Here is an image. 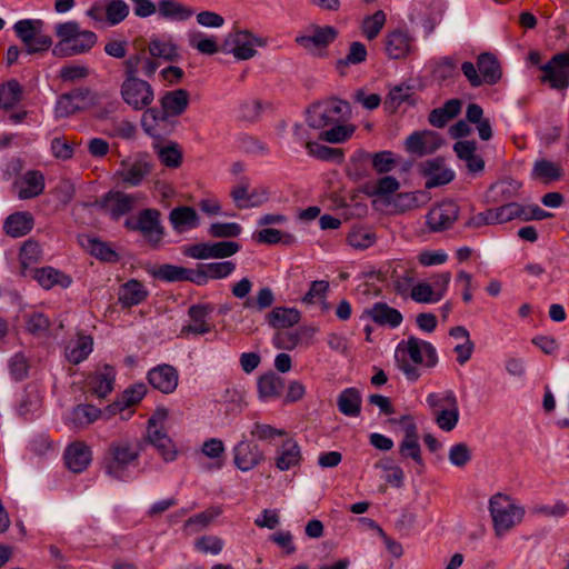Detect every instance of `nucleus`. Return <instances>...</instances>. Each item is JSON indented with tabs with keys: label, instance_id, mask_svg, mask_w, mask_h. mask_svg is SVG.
Returning a JSON list of instances; mask_svg holds the SVG:
<instances>
[{
	"label": "nucleus",
	"instance_id": "1",
	"mask_svg": "<svg viewBox=\"0 0 569 569\" xmlns=\"http://www.w3.org/2000/svg\"><path fill=\"white\" fill-rule=\"evenodd\" d=\"M438 360L432 343L413 336L400 341L395 351L396 366L409 381H417L422 375L420 368L431 369Z\"/></svg>",
	"mask_w": 569,
	"mask_h": 569
},
{
	"label": "nucleus",
	"instance_id": "2",
	"mask_svg": "<svg viewBox=\"0 0 569 569\" xmlns=\"http://www.w3.org/2000/svg\"><path fill=\"white\" fill-rule=\"evenodd\" d=\"M54 34L58 42L52 53L60 58L87 53L98 41V36L93 31L81 29L80 24L73 20L57 23Z\"/></svg>",
	"mask_w": 569,
	"mask_h": 569
},
{
	"label": "nucleus",
	"instance_id": "3",
	"mask_svg": "<svg viewBox=\"0 0 569 569\" xmlns=\"http://www.w3.org/2000/svg\"><path fill=\"white\" fill-rule=\"evenodd\" d=\"M141 441L138 439H119L110 443L104 469L114 479L122 480L127 468L140 457Z\"/></svg>",
	"mask_w": 569,
	"mask_h": 569
},
{
	"label": "nucleus",
	"instance_id": "4",
	"mask_svg": "<svg viewBox=\"0 0 569 569\" xmlns=\"http://www.w3.org/2000/svg\"><path fill=\"white\" fill-rule=\"evenodd\" d=\"M489 510L497 536H502L518 525L525 515L523 508L515 505L510 497L502 493L491 497Z\"/></svg>",
	"mask_w": 569,
	"mask_h": 569
},
{
	"label": "nucleus",
	"instance_id": "5",
	"mask_svg": "<svg viewBox=\"0 0 569 569\" xmlns=\"http://www.w3.org/2000/svg\"><path fill=\"white\" fill-rule=\"evenodd\" d=\"M167 418L168 411L166 409H158L149 418L146 440L154 447L166 462H171L176 460L178 452L176 445L164 429Z\"/></svg>",
	"mask_w": 569,
	"mask_h": 569
},
{
	"label": "nucleus",
	"instance_id": "6",
	"mask_svg": "<svg viewBox=\"0 0 569 569\" xmlns=\"http://www.w3.org/2000/svg\"><path fill=\"white\" fill-rule=\"evenodd\" d=\"M44 22L40 19H22L13 24L16 36L26 47L28 54L48 51L52 47V39L42 31Z\"/></svg>",
	"mask_w": 569,
	"mask_h": 569
},
{
	"label": "nucleus",
	"instance_id": "7",
	"mask_svg": "<svg viewBox=\"0 0 569 569\" xmlns=\"http://www.w3.org/2000/svg\"><path fill=\"white\" fill-rule=\"evenodd\" d=\"M266 46V41L249 30H233L229 32L221 46V51L232 54L236 60L244 61L257 54V48Z\"/></svg>",
	"mask_w": 569,
	"mask_h": 569
},
{
	"label": "nucleus",
	"instance_id": "8",
	"mask_svg": "<svg viewBox=\"0 0 569 569\" xmlns=\"http://www.w3.org/2000/svg\"><path fill=\"white\" fill-rule=\"evenodd\" d=\"M349 111V104L340 99L331 98L310 106L307 110V122L313 129L338 123Z\"/></svg>",
	"mask_w": 569,
	"mask_h": 569
},
{
	"label": "nucleus",
	"instance_id": "9",
	"mask_svg": "<svg viewBox=\"0 0 569 569\" xmlns=\"http://www.w3.org/2000/svg\"><path fill=\"white\" fill-rule=\"evenodd\" d=\"M539 81L553 90L569 88V50L556 53L539 67Z\"/></svg>",
	"mask_w": 569,
	"mask_h": 569
},
{
	"label": "nucleus",
	"instance_id": "10",
	"mask_svg": "<svg viewBox=\"0 0 569 569\" xmlns=\"http://www.w3.org/2000/svg\"><path fill=\"white\" fill-rule=\"evenodd\" d=\"M253 287L249 278H242L231 288V293L237 299H244L242 307L249 312H261L274 303V293L269 287L260 288L256 296L250 297Z\"/></svg>",
	"mask_w": 569,
	"mask_h": 569
},
{
	"label": "nucleus",
	"instance_id": "11",
	"mask_svg": "<svg viewBox=\"0 0 569 569\" xmlns=\"http://www.w3.org/2000/svg\"><path fill=\"white\" fill-rule=\"evenodd\" d=\"M120 96L123 102L136 111L144 110L154 100L152 86L138 77L124 78L120 87Z\"/></svg>",
	"mask_w": 569,
	"mask_h": 569
},
{
	"label": "nucleus",
	"instance_id": "12",
	"mask_svg": "<svg viewBox=\"0 0 569 569\" xmlns=\"http://www.w3.org/2000/svg\"><path fill=\"white\" fill-rule=\"evenodd\" d=\"M124 224L130 230L139 231L151 246H158L164 236L160 212L157 209H144L134 220L128 219Z\"/></svg>",
	"mask_w": 569,
	"mask_h": 569
},
{
	"label": "nucleus",
	"instance_id": "13",
	"mask_svg": "<svg viewBox=\"0 0 569 569\" xmlns=\"http://www.w3.org/2000/svg\"><path fill=\"white\" fill-rule=\"evenodd\" d=\"M140 193L110 190L99 201L100 208L113 220L130 213L139 204Z\"/></svg>",
	"mask_w": 569,
	"mask_h": 569
},
{
	"label": "nucleus",
	"instance_id": "14",
	"mask_svg": "<svg viewBox=\"0 0 569 569\" xmlns=\"http://www.w3.org/2000/svg\"><path fill=\"white\" fill-rule=\"evenodd\" d=\"M240 249L241 246L238 242L222 240L191 244L184 250V253L190 258L199 260L226 259L236 254Z\"/></svg>",
	"mask_w": 569,
	"mask_h": 569
},
{
	"label": "nucleus",
	"instance_id": "15",
	"mask_svg": "<svg viewBox=\"0 0 569 569\" xmlns=\"http://www.w3.org/2000/svg\"><path fill=\"white\" fill-rule=\"evenodd\" d=\"M399 423L403 430V439L399 445V453L402 458H411L417 465L423 466L421 448L416 422L412 417L403 416Z\"/></svg>",
	"mask_w": 569,
	"mask_h": 569
},
{
	"label": "nucleus",
	"instance_id": "16",
	"mask_svg": "<svg viewBox=\"0 0 569 569\" xmlns=\"http://www.w3.org/2000/svg\"><path fill=\"white\" fill-rule=\"evenodd\" d=\"M232 456L234 466L243 472L254 469L264 460L263 451L246 436L233 446Z\"/></svg>",
	"mask_w": 569,
	"mask_h": 569
},
{
	"label": "nucleus",
	"instance_id": "17",
	"mask_svg": "<svg viewBox=\"0 0 569 569\" xmlns=\"http://www.w3.org/2000/svg\"><path fill=\"white\" fill-rule=\"evenodd\" d=\"M459 217V208L453 201H442L427 213V224L433 232L452 227Z\"/></svg>",
	"mask_w": 569,
	"mask_h": 569
},
{
	"label": "nucleus",
	"instance_id": "18",
	"mask_svg": "<svg viewBox=\"0 0 569 569\" xmlns=\"http://www.w3.org/2000/svg\"><path fill=\"white\" fill-rule=\"evenodd\" d=\"M443 143L439 133L430 130L416 131L406 140V149L411 154L422 157L433 153Z\"/></svg>",
	"mask_w": 569,
	"mask_h": 569
},
{
	"label": "nucleus",
	"instance_id": "19",
	"mask_svg": "<svg viewBox=\"0 0 569 569\" xmlns=\"http://www.w3.org/2000/svg\"><path fill=\"white\" fill-rule=\"evenodd\" d=\"M420 171L426 178L425 187L431 189L447 184L455 178V172L447 168L443 159L435 158L420 163Z\"/></svg>",
	"mask_w": 569,
	"mask_h": 569
},
{
	"label": "nucleus",
	"instance_id": "20",
	"mask_svg": "<svg viewBox=\"0 0 569 569\" xmlns=\"http://www.w3.org/2000/svg\"><path fill=\"white\" fill-rule=\"evenodd\" d=\"M151 170L152 164L144 157H139L133 161H122L117 176L123 183L137 187L150 174Z\"/></svg>",
	"mask_w": 569,
	"mask_h": 569
},
{
	"label": "nucleus",
	"instance_id": "21",
	"mask_svg": "<svg viewBox=\"0 0 569 569\" xmlns=\"http://www.w3.org/2000/svg\"><path fill=\"white\" fill-rule=\"evenodd\" d=\"M337 37L338 30L331 26L313 27L311 34L299 36L296 38V42L302 48L316 52L318 49L327 48Z\"/></svg>",
	"mask_w": 569,
	"mask_h": 569
},
{
	"label": "nucleus",
	"instance_id": "22",
	"mask_svg": "<svg viewBox=\"0 0 569 569\" xmlns=\"http://www.w3.org/2000/svg\"><path fill=\"white\" fill-rule=\"evenodd\" d=\"M178 371L170 365H160L148 372L149 383L163 393H171L178 386Z\"/></svg>",
	"mask_w": 569,
	"mask_h": 569
},
{
	"label": "nucleus",
	"instance_id": "23",
	"mask_svg": "<svg viewBox=\"0 0 569 569\" xmlns=\"http://www.w3.org/2000/svg\"><path fill=\"white\" fill-rule=\"evenodd\" d=\"M18 190V198L31 199L41 194L44 190V177L39 170H30L13 183Z\"/></svg>",
	"mask_w": 569,
	"mask_h": 569
},
{
	"label": "nucleus",
	"instance_id": "24",
	"mask_svg": "<svg viewBox=\"0 0 569 569\" xmlns=\"http://www.w3.org/2000/svg\"><path fill=\"white\" fill-rule=\"evenodd\" d=\"M457 157L465 162L468 172L479 173L485 169V160L477 153V143L470 140L458 141L453 144Z\"/></svg>",
	"mask_w": 569,
	"mask_h": 569
},
{
	"label": "nucleus",
	"instance_id": "25",
	"mask_svg": "<svg viewBox=\"0 0 569 569\" xmlns=\"http://www.w3.org/2000/svg\"><path fill=\"white\" fill-rule=\"evenodd\" d=\"M92 459L90 447L82 441L69 445L64 451V460L73 472H81L90 465Z\"/></svg>",
	"mask_w": 569,
	"mask_h": 569
},
{
	"label": "nucleus",
	"instance_id": "26",
	"mask_svg": "<svg viewBox=\"0 0 569 569\" xmlns=\"http://www.w3.org/2000/svg\"><path fill=\"white\" fill-rule=\"evenodd\" d=\"M146 395V388L143 385H137L128 388L121 399L111 403L108 410L112 415L121 413V419H128L132 415L131 407L138 403Z\"/></svg>",
	"mask_w": 569,
	"mask_h": 569
},
{
	"label": "nucleus",
	"instance_id": "27",
	"mask_svg": "<svg viewBox=\"0 0 569 569\" xmlns=\"http://www.w3.org/2000/svg\"><path fill=\"white\" fill-rule=\"evenodd\" d=\"M190 94L186 89H176L164 92L159 102L166 113L171 117L181 116L188 108Z\"/></svg>",
	"mask_w": 569,
	"mask_h": 569
},
{
	"label": "nucleus",
	"instance_id": "28",
	"mask_svg": "<svg viewBox=\"0 0 569 569\" xmlns=\"http://www.w3.org/2000/svg\"><path fill=\"white\" fill-rule=\"evenodd\" d=\"M148 295L149 292L143 283L136 279H131L120 287L118 300L123 308H130L143 302Z\"/></svg>",
	"mask_w": 569,
	"mask_h": 569
},
{
	"label": "nucleus",
	"instance_id": "29",
	"mask_svg": "<svg viewBox=\"0 0 569 569\" xmlns=\"http://www.w3.org/2000/svg\"><path fill=\"white\" fill-rule=\"evenodd\" d=\"M300 461L301 450L299 445L291 438L284 440L277 451L276 467L280 471H287L298 466Z\"/></svg>",
	"mask_w": 569,
	"mask_h": 569
},
{
	"label": "nucleus",
	"instance_id": "30",
	"mask_svg": "<svg viewBox=\"0 0 569 569\" xmlns=\"http://www.w3.org/2000/svg\"><path fill=\"white\" fill-rule=\"evenodd\" d=\"M93 350V339L90 336L78 335L71 339L64 349L67 360L73 365L84 361Z\"/></svg>",
	"mask_w": 569,
	"mask_h": 569
},
{
	"label": "nucleus",
	"instance_id": "31",
	"mask_svg": "<svg viewBox=\"0 0 569 569\" xmlns=\"http://www.w3.org/2000/svg\"><path fill=\"white\" fill-rule=\"evenodd\" d=\"M209 315L208 308L200 305H193L189 308L190 323L183 326L181 335H204L211 331L212 326L207 321Z\"/></svg>",
	"mask_w": 569,
	"mask_h": 569
},
{
	"label": "nucleus",
	"instance_id": "32",
	"mask_svg": "<svg viewBox=\"0 0 569 569\" xmlns=\"http://www.w3.org/2000/svg\"><path fill=\"white\" fill-rule=\"evenodd\" d=\"M41 403L42 397L39 389L28 386L19 401L18 413L24 420H31L40 412Z\"/></svg>",
	"mask_w": 569,
	"mask_h": 569
},
{
	"label": "nucleus",
	"instance_id": "33",
	"mask_svg": "<svg viewBox=\"0 0 569 569\" xmlns=\"http://www.w3.org/2000/svg\"><path fill=\"white\" fill-rule=\"evenodd\" d=\"M367 313L373 322L390 328L399 327L403 319L399 310L382 302L375 303Z\"/></svg>",
	"mask_w": 569,
	"mask_h": 569
},
{
	"label": "nucleus",
	"instance_id": "34",
	"mask_svg": "<svg viewBox=\"0 0 569 569\" xmlns=\"http://www.w3.org/2000/svg\"><path fill=\"white\" fill-rule=\"evenodd\" d=\"M114 377V369L110 366H104L89 378V388L97 397L104 398L112 391Z\"/></svg>",
	"mask_w": 569,
	"mask_h": 569
},
{
	"label": "nucleus",
	"instance_id": "35",
	"mask_svg": "<svg viewBox=\"0 0 569 569\" xmlns=\"http://www.w3.org/2000/svg\"><path fill=\"white\" fill-rule=\"evenodd\" d=\"M33 228V217L29 212H16L7 217L4 232L12 238L26 236Z\"/></svg>",
	"mask_w": 569,
	"mask_h": 569
},
{
	"label": "nucleus",
	"instance_id": "36",
	"mask_svg": "<svg viewBox=\"0 0 569 569\" xmlns=\"http://www.w3.org/2000/svg\"><path fill=\"white\" fill-rule=\"evenodd\" d=\"M169 221L172 228L182 232L188 229H193L199 226V217L192 207L182 206L177 207L170 211Z\"/></svg>",
	"mask_w": 569,
	"mask_h": 569
},
{
	"label": "nucleus",
	"instance_id": "37",
	"mask_svg": "<svg viewBox=\"0 0 569 569\" xmlns=\"http://www.w3.org/2000/svg\"><path fill=\"white\" fill-rule=\"evenodd\" d=\"M169 116L166 111L157 108H146L141 118V126L144 132L151 137L160 136L162 129L168 124Z\"/></svg>",
	"mask_w": 569,
	"mask_h": 569
},
{
	"label": "nucleus",
	"instance_id": "38",
	"mask_svg": "<svg viewBox=\"0 0 569 569\" xmlns=\"http://www.w3.org/2000/svg\"><path fill=\"white\" fill-rule=\"evenodd\" d=\"M477 67L483 79V83L496 84L502 76L500 63L492 53L485 52L478 56Z\"/></svg>",
	"mask_w": 569,
	"mask_h": 569
},
{
	"label": "nucleus",
	"instance_id": "39",
	"mask_svg": "<svg viewBox=\"0 0 569 569\" xmlns=\"http://www.w3.org/2000/svg\"><path fill=\"white\" fill-rule=\"evenodd\" d=\"M157 12L163 19L184 21L193 16V10L186 7L178 0H159L157 3Z\"/></svg>",
	"mask_w": 569,
	"mask_h": 569
},
{
	"label": "nucleus",
	"instance_id": "40",
	"mask_svg": "<svg viewBox=\"0 0 569 569\" xmlns=\"http://www.w3.org/2000/svg\"><path fill=\"white\" fill-rule=\"evenodd\" d=\"M562 176L560 164L547 159H538L535 161L531 170V178L542 183H551L558 181Z\"/></svg>",
	"mask_w": 569,
	"mask_h": 569
},
{
	"label": "nucleus",
	"instance_id": "41",
	"mask_svg": "<svg viewBox=\"0 0 569 569\" xmlns=\"http://www.w3.org/2000/svg\"><path fill=\"white\" fill-rule=\"evenodd\" d=\"M101 417V410L91 405H79L72 409L69 423L74 429H83Z\"/></svg>",
	"mask_w": 569,
	"mask_h": 569
},
{
	"label": "nucleus",
	"instance_id": "42",
	"mask_svg": "<svg viewBox=\"0 0 569 569\" xmlns=\"http://www.w3.org/2000/svg\"><path fill=\"white\" fill-rule=\"evenodd\" d=\"M300 312L295 308L276 307L267 313L266 319L272 328H289L300 321Z\"/></svg>",
	"mask_w": 569,
	"mask_h": 569
},
{
	"label": "nucleus",
	"instance_id": "43",
	"mask_svg": "<svg viewBox=\"0 0 569 569\" xmlns=\"http://www.w3.org/2000/svg\"><path fill=\"white\" fill-rule=\"evenodd\" d=\"M33 277L44 289H51L57 284L62 288H68L71 284V278L69 276L52 267L36 269Z\"/></svg>",
	"mask_w": 569,
	"mask_h": 569
},
{
	"label": "nucleus",
	"instance_id": "44",
	"mask_svg": "<svg viewBox=\"0 0 569 569\" xmlns=\"http://www.w3.org/2000/svg\"><path fill=\"white\" fill-rule=\"evenodd\" d=\"M410 38L403 31H392L386 37V51L392 59L405 58L410 51Z\"/></svg>",
	"mask_w": 569,
	"mask_h": 569
},
{
	"label": "nucleus",
	"instance_id": "45",
	"mask_svg": "<svg viewBox=\"0 0 569 569\" xmlns=\"http://www.w3.org/2000/svg\"><path fill=\"white\" fill-rule=\"evenodd\" d=\"M148 52L152 58L174 61L179 57L178 47L170 39L154 38L149 41Z\"/></svg>",
	"mask_w": 569,
	"mask_h": 569
},
{
	"label": "nucleus",
	"instance_id": "46",
	"mask_svg": "<svg viewBox=\"0 0 569 569\" xmlns=\"http://www.w3.org/2000/svg\"><path fill=\"white\" fill-rule=\"evenodd\" d=\"M338 409L341 413L349 417H356L360 413L361 398L355 388H347L338 397Z\"/></svg>",
	"mask_w": 569,
	"mask_h": 569
},
{
	"label": "nucleus",
	"instance_id": "47",
	"mask_svg": "<svg viewBox=\"0 0 569 569\" xmlns=\"http://www.w3.org/2000/svg\"><path fill=\"white\" fill-rule=\"evenodd\" d=\"M369 159H372V166L379 173L389 172L395 166V159L392 158V153L390 151H381L371 156L367 151L359 150L352 157V160L355 161H368Z\"/></svg>",
	"mask_w": 569,
	"mask_h": 569
},
{
	"label": "nucleus",
	"instance_id": "48",
	"mask_svg": "<svg viewBox=\"0 0 569 569\" xmlns=\"http://www.w3.org/2000/svg\"><path fill=\"white\" fill-rule=\"evenodd\" d=\"M234 270L236 263L231 260L210 262L201 266L196 279H224Z\"/></svg>",
	"mask_w": 569,
	"mask_h": 569
},
{
	"label": "nucleus",
	"instance_id": "49",
	"mask_svg": "<svg viewBox=\"0 0 569 569\" xmlns=\"http://www.w3.org/2000/svg\"><path fill=\"white\" fill-rule=\"evenodd\" d=\"M153 274L164 281L191 280L200 283V280L193 277L192 270L173 264H161L156 269Z\"/></svg>",
	"mask_w": 569,
	"mask_h": 569
},
{
	"label": "nucleus",
	"instance_id": "50",
	"mask_svg": "<svg viewBox=\"0 0 569 569\" xmlns=\"http://www.w3.org/2000/svg\"><path fill=\"white\" fill-rule=\"evenodd\" d=\"M22 87L16 80H10L0 86V108L12 109L21 100Z\"/></svg>",
	"mask_w": 569,
	"mask_h": 569
},
{
	"label": "nucleus",
	"instance_id": "51",
	"mask_svg": "<svg viewBox=\"0 0 569 569\" xmlns=\"http://www.w3.org/2000/svg\"><path fill=\"white\" fill-rule=\"evenodd\" d=\"M348 243L358 250H365L377 241L375 231L367 227H353L347 237Z\"/></svg>",
	"mask_w": 569,
	"mask_h": 569
},
{
	"label": "nucleus",
	"instance_id": "52",
	"mask_svg": "<svg viewBox=\"0 0 569 569\" xmlns=\"http://www.w3.org/2000/svg\"><path fill=\"white\" fill-rule=\"evenodd\" d=\"M258 390L261 398H277L283 390V380L274 373L264 375L258 381Z\"/></svg>",
	"mask_w": 569,
	"mask_h": 569
},
{
	"label": "nucleus",
	"instance_id": "53",
	"mask_svg": "<svg viewBox=\"0 0 569 569\" xmlns=\"http://www.w3.org/2000/svg\"><path fill=\"white\" fill-rule=\"evenodd\" d=\"M82 246L86 247L92 256L103 261L116 262L119 259L118 253L110 248L109 244L99 239L87 237L82 241Z\"/></svg>",
	"mask_w": 569,
	"mask_h": 569
},
{
	"label": "nucleus",
	"instance_id": "54",
	"mask_svg": "<svg viewBox=\"0 0 569 569\" xmlns=\"http://www.w3.org/2000/svg\"><path fill=\"white\" fill-rule=\"evenodd\" d=\"M426 402L431 410L432 415L439 412L441 409L450 408L458 405V399L452 390H445L441 392H431L427 396Z\"/></svg>",
	"mask_w": 569,
	"mask_h": 569
},
{
	"label": "nucleus",
	"instance_id": "55",
	"mask_svg": "<svg viewBox=\"0 0 569 569\" xmlns=\"http://www.w3.org/2000/svg\"><path fill=\"white\" fill-rule=\"evenodd\" d=\"M308 154L323 161L342 162L343 152L338 148H330L317 142L307 141Z\"/></svg>",
	"mask_w": 569,
	"mask_h": 569
},
{
	"label": "nucleus",
	"instance_id": "56",
	"mask_svg": "<svg viewBox=\"0 0 569 569\" xmlns=\"http://www.w3.org/2000/svg\"><path fill=\"white\" fill-rule=\"evenodd\" d=\"M490 210L492 213L491 220H493V224L509 222L513 219L522 220V206L517 202H509L501 207L492 208Z\"/></svg>",
	"mask_w": 569,
	"mask_h": 569
},
{
	"label": "nucleus",
	"instance_id": "57",
	"mask_svg": "<svg viewBox=\"0 0 569 569\" xmlns=\"http://www.w3.org/2000/svg\"><path fill=\"white\" fill-rule=\"evenodd\" d=\"M106 20L110 26L122 22L130 12L129 6L123 0H104Z\"/></svg>",
	"mask_w": 569,
	"mask_h": 569
},
{
	"label": "nucleus",
	"instance_id": "58",
	"mask_svg": "<svg viewBox=\"0 0 569 569\" xmlns=\"http://www.w3.org/2000/svg\"><path fill=\"white\" fill-rule=\"evenodd\" d=\"M385 23L386 14L381 10H378L373 14L366 17L361 24L363 36L368 40L377 38L381 29L383 28Z\"/></svg>",
	"mask_w": 569,
	"mask_h": 569
},
{
	"label": "nucleus",
	"instance_id": "59",
	"mask_svg": "<svg viewBox=\"0 0 569 569\" xmlns=\"http://www.w3.org/2000/svg\"><path fill=\"white\" fill-rule=\"evenodd\" d=\"M219 515V509H209L203 512L197 513L186 521L184 529L190 533L197 532L201 529L207 528L212 522V520Z\"/></svg>",
	"mask_w": 569,
	"mask_h": 569
},
{
	"label": "nucleus",
	"instance_id": "60",
	"mask_svg": "<svg viewBox=\"0 0 569 569\" xmlns=\"http://www.w3.org/2000/svg\"><path fill=\"white\" fill-rule=\"evenodd\" d=\"M459 405L451 406L450 408L441 409L439 412L435 413V421L437 426L443 431H451L456 428L459 421Z\"/></svg>",
	"mask_w": 569,
	"mask_h": 569
},
{
	"label": "nucleus",
	"instance_id": "61",
	"mask_svg": "<svg viewBox=\"0 0 569 569\" xmlns=\"http://www.w3.org/2000/svg\"><path fill=\"white\" fill-rule=\"evenodd\" d=\"M42 250L40 244L33 240H27L20 249L19 259L23 270L30 264L41 260Z\"/></svg>",
	"mask_w": 569,
	"mask_h": 569
},
{
	"label": "nucleus",
	"instance_id": "62",
	"mask_svg": "<svg viewBox=\"0 0 569 569\" xmlns=\"http://www.w3.org/2000/svg\"><path fill=\"white\" fill-rule=\"evenodd\" d=\"M189 44L202 54L212 56L221 50L214 37H206L202 33L192 34Z\"/></svg>",
	"mask_w": 569,
	"mask_h": 569
},
{
	"label": "nucleus",
	"instance_id": "63",
	"mask_svg": "<svg viewBox=\"0 0 569 569\" xmlns=\"http://www.w3.org/2000/svg\"><path fill=\"white\" fill-rule=\"evenodd\" d=\"M242 232V227L237 222H214L208 229L212 238L228 239L236 238Z\"/></svg>",
	"mask_w": 569,
	"mask_h": 569
},
{
	"label": "nucleus",
	"instance_id": "64",
	"mask_svg": "<svg viewBox=\"0 0 569 569\" xmlns=\"http://www.w3.org/2000/svg\"><path fill=\"white\" fill-rule=\"evenodd\" d=\"M8 367L11 378L21 381L28 377L30 363L22 352H17L10 358Z\"/></svg>",
	"mask_w": 569,
	"mask_h": 569
}]
</instances>
